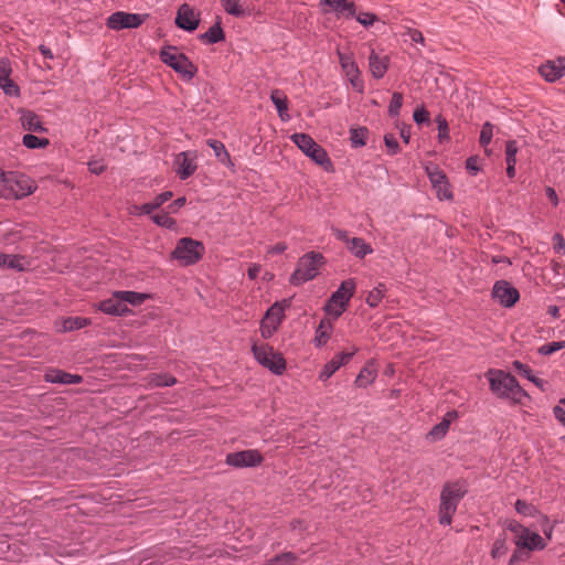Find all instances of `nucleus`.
Here are the masks:
<instances>
[{"label":"nucleus","instance_id":"nucleus-53","mask_svg":"<svg viewBox=\"0 0 565 565\" xmlns=\"http://www.w3.org/2000/svg\"><path fill=\"white\" fill-rule=\"evenodd\" d=\"M526 548L518 547L516 551L512 554L509 565H516L519 562L526 561L530 557V551H525Z\"/></svg>","mask_w":565,"mask_h":565},{"label":"nucleus","instance_id":"nucleus-21","mask_svg":"<svg viewBox=\"0 0 565 565\" xmlns=\"http://www.w3.org/2000/svg\"><path fill=\"white\" fill-rule=\"evenodd\" d=\"M539 72L547 82H555L565 75V65L562 60H558L557 63L547 62L540 66Z\"/></svg>","mask_w":565,"mask_h":565},{"label":"nucleus","instance_id":"nucleus-19","mask_svg":"<svg viewBox=\"0 0 565 565\" xmlns=\"http://www.w3.org/2000/svg\"><path fill=\"white\" fill-rule=\"evenodd\" d=\"M98 308L104 313L113 316H124L129 311L124 301L119 299V296H116V292L109 299L100 301Z\"/></svg>","mask_w":565,"mask_h":565},{"label":"nucleus","instance_id":"nucleus-11","mask_svg":"<svg viewBox=\"0 0 565 565\" xmlns=\"http://www.w3.org/2000/svg\"><path fill=\"white\" fill-rule=\"evenodd\" d=\"M264 458L257 449H247L226 455L225 462L235 468L256 467L263 462Z\"/></svg>","mask_w":565,"mask_h":565},{"label":"nucleus","instance_id":"nucleus-2","mask_svg":"<svg viewBox=\"0 0 565 565\" xmlns=\"http://www.w3.org/2000/svg\"><path fill=\"white\" fill-rule=\"evenodd\" d=\"M467 492L468 488L465 481L457 480L444 484L440 491V503L438 508L439 523L441 525L451 524L452 516Z\"/></svg>","mask_w":565,"mask_h":565},{"label":"nucleus","instance_id":"nucleus-7","mask_svg":"<svg viewBox=\"0 0 565 565\" xmlns=\"http://www.w3.org/2000/svg\"><path fill=\"white\" fill-rule=\"evenodd\" d=\"M252 352L256 361L274 374L280 375L285 372L286 360L282 354L275 351L273 347L254 343Z\"/></svg>","mask_w":565,"mask_h":565},{"label":"nucleus","instance_id":"nucleus-29","mask_svg":"<svg viewBox=\"0 0 565 565\" xmlns=\"http://www.w3.org/2000/svg\"><path fill=\"white\" fill-rule=\"evenodd\" d=\"M513 367L519 372V374H521L522 376L526 377L529 381L534 383L542 391H545L546 382L541 380V379H539L537 376L533 375L532 370L530 369L529 365H526V364H524V363H522V362L516 360V361L513 362Z\"/></svg>","mask_w":565,"mask_h":565},{"label":"nucleus","instance_id":"nucleus-22","mask_svg":"<svg viewBox=\"0 0 565 565\" xmlns=\"http://www.w3.org/2000/svg\"><path fill=\"white\" fill-rule=\"evenodd\" d=\"M390 58L387 56H380L372 51L369 56V65L372 75L375 78H382L388 68Z\"/></svg>","mask_w":565,"mask_h":565},{"label":"nucleus","instance_id":"nucleus-25","mask_svg":"<svg viewBox=\"0 0 565 565\" xmlns=\"http://www.w3.org/2000/svg\"><path fill=\"white\" fill-rule=\"evenodd\" d=\"M270 99L275 105L279 117L281 120L286 121L289 119L288 110V99L287 96L279 89H274L270 94Z\"/></svg>","mask_w":565,"mask_h":565},{"label":"nucleus","instance_id":"nucleus-54","mask_svg":"<svg viewBox=\"0 0 565 565\" xmlns=\"http://www.w3.org/2000/svg\"><path fill=\"white\" fill-rule=\"evenodd\" d=\"M507 529L515 534V540H519V535L527 534V527L523 526L519 522L511 520L507 522Z\"/></svg>","mask_w":565,"mask_h":565},{"label":"nucleus","instance_id":"nucleus-8","mask_svg":"<svg viewBox=\"0 0 565 565\" xmlns=\"http://www.w3.org/2000/svg\"><path fill=\"white\" fill-rule=\"evenodd\" d=\"M355 290V282L353 279H348L341 282L340 287L332 294L331 298L326 305V311L333 315L335 318L340 317L345 310L350 299Z\"/></svg>","mask_w":565,"mask_h":565},{"label":"nucleus","instance_id":"nucleus-20","mask_svg":"<svg viewBox=\"0 0 565 565\" xmlns=\"http://www.w3.org/2000/svg\"><path fill=\"white\" fill-rule=\"evenodd\" d=\"M44 379L49 383H58V384H78L82 382V376L77 374H71L61 370H49Z\"/></svg>","mask_w":565,"mask_h":565},{"label":"nucleus","instance_id":"nucleus-3","mask_svg":"<svg viewBox=\"0 0 565 565\" xmlns=\"http://www.w3.org/2000/svg\"><path fill=\"white\" fill-rule=\"evenodd\" d=\"M323 264V256L320 253H307L297 264V268L290 276V284L300 286L306 281L313 279L319 271V267Z\"/></svg>","mask_w":565,"mask_h":565},{"label":"nucleus","instance_id":"nucleus-40","mask_svg":"<svg viewBox=\"0 0 565 565\" xmlns=\"http://www.w3.org/2000/svg\"><path fill=\"white\" fill-rule=\"evenodd\" d=\"M441 180H435L434 177H431V182L434 186L437 189V194L439 199H451L452 193L448 186V182L446 180L445 175H439Z\"/></svg>","mask_w":565,"mask_h":565},{"label":"nucleus","instance_id":"nucleus-17","mask_svg":"<svg viewBox=\"0 0 565 565\" xmlns=\"http://www.w3.org/2000/svg\"><path fill=\"white\" fill-rule=\"evenodd\" d=\"M516 547L526 548L527 551L544 550L546 544L544 540L535 532L527 529V534L519 535V540L514 541Z\"/></svg>","mask_w":565,"mask_h":565},{"label":"nucleus","instance_id":"nucleus-4","mask_svg":"<svg viewBox=\"0 0 565 565\" xmlns=\"http://www.w3.org/2000/svg\"><path fill=\"white\" fill-rule=\"evenodd\" d=\"M160 58L188 81L192 79L198 72V67L185 54L179 52L175 46L163 47L160 51Z\"/></svg>","mask_w":565,"mask_h":565},{"label":"nucleus","instance_id":"nucleus-35","mask_svg":"<svg viewBox=\"0 0 565 565\" xmlns=\"http://www.w3.org/2000/svg\"><path fill=\"white\" fill-rule=\"evenodd\" d=\"M375 377L376 371L373 367L366 365L358 374L355 379V385L359 387H367L374 382Z\"/></svg>","mask_w":565,"mask_h":565},{"label":"nucleus","instance_id":"nucleus-16","mask_svg":"<svg viewBox=\"0 0 565 565\" xmlns=\"http://www.w3.org/2000/svg\"><path fill=\"white\" fill-rule=\"evenodd\" d=\"M177 173L181 180H185L191 177L196 170V163L194 156L190 152H180L175 158Z\"/></svg>","mask_w":565,"mask_h":565},{"label":"nucleus","instance_id":"nucleus-44","mask_svg":"<svg viewBox=\"0 0 565 565\" xmlns=\"http://www.w3.org/2000/svg\"><path fill=\"white\" fill-rule=\"evenodd\" d=\"M152 221L162 227L173 228L177 225L174 218L170 217L168 213L161 212L152 216Z\"/></svg>","mask_w":565,"mask_h":565},{"label":"nucleus","instance_id":"nucleus-26","mask_svg":"<svg viewBox=\"0 0 565 565\" xmlns=\"http://www.w3.org/2000/svg\"><path fill=\"white\" fill-rule=\"evenodd\" d=\"M348 249L358 258H364L373 253L371 245L361 237H353L349 243Z\"/></svg>","mask_w":565,"mask_h":565},{"label":"nucleus","instance_id":"nucleus-14","mask_svg":"<svg viewBox=\"0 0 565 565\" xmlns=\"http://www.w3.org/2000/svg\"><path fill=\"white\" fill-rule=\"evenodd\" d=\"M12 66L7 57L0 58V88L8 96H20L19 86L11 79Z\"/></svg>","mask_w":565,"mask_h":565},{"label":"nucleus","instance_id":"nucleus-62","mask_svg":"<svg viewBox=\"0 0 565 565\" xmlns=\"http://www.w3.org/2000/svg\"><path fill=\"white\" fill-rule=\"evenodd\" d=\"M408 35H409L411 40L415 43L424 44V42H425L423 33L418 30L409 29Z\"/></svg>","mask_w":565,"mask_h":565},{"label":"nucleus","instance_id":"nucleus-12","mask_svg":"<svg viewBox=\"0 0 565 565\" xmlns=\"http://www.w3.org/2000/svg\"><path fill=\"white\" fill-rule=\"evenodd\" d=\"M492 297L503 307L510 308L519 300L520 294L518 289L507 280H499L492 288Z\"/></svg>","mask_w":565,"mask_h":565},{"label":"nucleus","instance_id":"nucleus-39","mask_svg":"<svg viewBox=\"0 0 565 565\" xmlns=\"http://www.w3.org/2000/svg\"><path fill=\"white\" fill-rule=\"evenodd\" d=\"M385 291V285L379 284V286H376L369 292L366 297V303L372 308L376 307L383 299Z\"/></svg>","mask_w":565,"mask_h":565},{"label":"nucleus","instance_id":"nucleus-55","mask_svg":"<svg viewBox=\"0 0 565 565\" xmlns=\"http://www.w3.org/2000/svg\"><path fill=\"white\" fill-rule=\"evenodd\" d=\"M355 17L358 22L364 26H371L377 20V17L371 12H360Z\"/></svg>","mask_w":565,"mask_h":565},{"label":"nucleus","instance_id":"nucleus-63","mask_svg":"<svg viewBox=\"0 0 565 565\" xmlns=\"http://www.w3.org/2000/svg\"><path fill=\"white\" fill-rule=\"evenodd\" d=\"M88 167H89V171L95 174H100L106 169L105 164L99 161L89 162Z\"/></svg>","mask_w":565,"mask_h":565},{"label":"nucleus","instance_id":"nucleus-61","mask_svg":"<svg viewBox=\"0 0 565 565\" xmlns=\"http://www.w3.org/2000/svg\"><path fill=\"white\" fill-rule=\"evenodd\" d=\"M333 232V235L341 242L345 243L347 244V247L349 246V243L352 238L349 237V234L347 231H343V230H339V228H333L332 230Z\"/></svg>","mask_w":565,"mask_h":565},{"label":"nucleus","instance_id":"nucleus-41","mask_svg":"<svg viewBox=\"0 0 565 565\" xmlns=\"http://www.w3.org/2000/svg\"><path fill=\"white\" fill-rule=\"evenodd\" d=\"M224 10L234 17H243L245 14L239 0H221Z\"/></svg>","mask_w":565,"mask_h":565},{"label":"nucleus","instance_id":"nucleus-51","mask_svg":"<svg viewBox=\"0 0 565 565\" xmlns=\"http://www.w3.org/2000/svg\"><path fill=\"white\" fill-rule=\"evenodd\" d=\"M384 142L390 154H396L399 152V145L396 137L393 134H386L384 136Z\"/></svg>","mask_w":565,"mask_h":565},{"label":"nucleus","instance_id":"nucleus-64","mask_svg":"<svg viewBox=\"0 0 565 565\" xmlns=\"http://www.w3.org/2000/svg\"><path fill=\"white\" fill-rule=\"evenodd\" d=\"M553 414L558 422L563 425L565 424V411L561 406H555L553 408Z\"/></svg>","mask_w":565,"mask_h":565},{"label":"nucleus","instance_id":"nucleus-34","mask_svg":"<svg viewBox=\"0 0 565 565\" xmlns=\"http://www.w3.org/2000/svg\"><path fill=\"white\" fill-rule=\"evenodd\" d=\"M116 296H119V299L124 301V303L127 306V303H130L132 306L141 305L146 299L147 295L136 291H116Z\"/></svg>","mask_w":565,"mask_h":565},{"label":"nucleus","instance_id":"nucleus-27","mask_svg":"<svg viewBox=\"0 0 565 565\" xmlns=\"http://www.w3.org/2000/svg\"><path fill=\"white\" fill-rule=\"evenodd\" d=\"M199 39L205 44H215L224 41L225 34L220 22L212 25L205 33L200 34Z\"/></svg>","mask_w":565,"mask_h":565},{"label":"nucleus","instance_id":"nucleus-15","mask_svg":"<svg viewBox=\"0 0 565 565\" xmlns=\"http://www.w3.org/2000/svg\"><path fill=\"white\" fill-rule=\"evenodd\" d=\"M356 351L358 349H353L352 352L339 353L334 355L328 363H326L319 373V379L321 381H327L330 379L342 365L347 364L352 359Z\"/></svg>","mask_w":565,"mask_h":565},{"label":"nucleus","instance_id":"nucleus-18","mask_svg":"<svg viewBox=\"0 0 565 565\" xmlns=\"http://www.w3.org/2000/svg\"><path fill=\"white\" fill-rule=\"evenodd\" d=\"M321 4L329 6L338 17L353 18L356 14V8L350 0H321Z\"/></svg>","mask_w":565,"mask_h":565},{"label":"nucleus","instance_id":"nucleus-28","mask_svg":"<svg viewBox=\"0 0 565 565\" xmlns=\"http://www.w3.org/2000/svg\"><path fill=\"white\" fill-rule=\"evenodd\" d=\"M332 330V323L329 319L324 318L320 321L318 328L316 329V335H315V344L317 347L324 345L328 340L330 339Z\"/></svg>","mask_w":565,"mask_h":565},{"label":"nucleus","instance_id":"nucleus-46","mask_svg":"<svg viewBox=\"0 0 565 565\" xmlns=\"http://www.w3.org/2000/svg\"><path fill=\"white\" fill-rule=\"evenodd\" d=\"M436 122L438 126V140L439 142H444L449 140V129H448V122L445 117L441 115L436 117Z\"/></svg>","mask_w":565,"mask_h":565},{"label":"nucleus","instance_id":"nucleus-33","mask_svg":"<svg viewBox=\"0 0 565 565\" xmlns=\"http://www.w3.org/2000/svg\"><path fill=\"white\" fill-rule=\"evenodd\" d=\"M22 257H19L17 255H8L4 253H0V267L22 271L25 268L22 264Z\"/></svg>","mask_w":565,"mask_h":565},{"label":"nucleus","instance_id":"nucleus-50","mask_svg":"<svg viewBox=\"0 0 565 565\" xmlns=\"http://www.w3.org/2000/svg\"><path fill=\"white\" fill-rule=\"evenodd\" d=\"M518 145L515 140H509L505 145V161L516 163Z\"/></svg>","mask_w":565,"mask_h":565},{"label":"nucleus","instance_id":"nucleus-43","mask_svg":"<svg viewBox=\"0 0 565 565\" xmlns=\"http://www.w3.org/2000/svg\"><path fill=\"white\" fill-rule=\"evenodd\" d=\"M402 105H403V94L398 93V92L393 93L392 99H391V103L388 106V115L391 117L398 116Z\"/></svg>","mask_w":565,"mask_h":565},{"label":"nucleus","instance_id":"nucleus-42","mask_svg":"<svg viewBox=\"0 0 565 565\" xmlns=\"http://www.w3.org/2000/svg\"><path fill=\"white\" fill-rule=\"evenodd\" d=\"M367 135L366 128H354L350 130V140L353 147H362L365 145Z\"/></svg>","mask_w":565,"mask_h":565},{"label":"nucleus","instance_id":"nucleus-32","mask_svg":"<svg viewBox=\"0 0 565 565\" xmlns=\"http://www.w3.org/2000/svg\"><path fill=\"white\" fill-rule=\"evenodd\" d=\"M177 379L168 373H152L149 375V384L152 387L172 386Z\"/></svg>","mask_w":565,"mask_h":565},{"label":"nucleus","instance_id":"nucleus-24","mask_svg":"<svg viewBox=\"0 0 565 565\" xmlns=\"http://www.w3.org/2000/svg\"><path fill=\"white\" fill-rule=\"evenodd\" d=\"M290 306L289 300H284L282 302H275L266 312L264 319L268 320L270 323L279 327L284 319V311L286 308Z\"/></svg>","mask_w":565,"mask_h":565},{"label":"nucleus","instance_id":"nucleus-52","mask_svg":"<svg viewBox=\"0 0 565 565\" xmlns=\"http://www.w3.org/2000/svg\"><path fill=\"white\" fill-rule=\"evenodd\" d=\"M278 329L277 326L270 323L268 320L263 319L260 321V334L264 339H269Z\"/></svg>","mask_w":565,"mask_h":565},{"label":"nucleus","instance_id":"nucleus-47","mask_svg":"<svg viewBox=\"0 0 565 565\" xmlns=\"http://www.w3.org/2000/svg\"><path fill=\"white\" fill-rule=\"evenodd\" d=\"M492 136H493V126H492V124L487 121L482 125L481 132H480L479 141H480L481 146H483V147L488 146L492 140Z\"/></svg>","mask_w":565,"mask_h":565},{"label":"nucleus","instance_id":"nucleus-5","mask_svg":"<svg viewBox=\"0 0 565 565\" xmlns=\"http://www.w3.org/2000/svg\"><path fill=\"white\" fill-rule=\"evenodd\" d=\"M292 142L317 164L329 169L332 163L327 151L318 145L308 134H294L290 136Z\"/></svg>","mask_w":565,"mask_h":565},{"label":"nucleus","instance_id":"nucleus-37","mask_svg":"<svg viewBox=\"0 0 565 565\" xmlns=\"http://www.w3.org/2000/svg\"><path fill=\"white\" fill-rule=\"evenodd\" d=\"M22 143L29 149L46 148L50 145V140L46 138H39L34 135L26 134L22 138Z\"/></svg>","mask_w":565,"mask_h":565},{"label":"nucleus","instance_id":"nucleus-13","mask_svg":"<svg viewBox=\"0 0 565 565\" xmlns=\"http://www.w3.org/2000/svg\"><path fill=\"white\" fill-rule=\"evenodd\" d=\"M175 24L178 28L192 32L196 30L200 24L199 14L188 3L180 6L175 17Z\"/></svg>","mask_w":565,"mask_h":565},{"label":"nucleus","instance_id":"nucleus-57","mask_svg":"<svg viewBox=\"0 0 565 565\" xmlns=\"http://www.w3.org/2000/svg\"><path fill=\"white\" fill-rule=\"evenodd\" d=\"M515 510L518 513L523 515H531L534 508L532 504L527 503L524 500H516L515 502Z\"/></svg>","mask_w":565,"mask_h":565},{"label":"nucleus","instance_id":"nucleus-31","mask_svg":"<svg viewBox=\"0 0 565 565\" xmlns=\"http://www.w3.org/2000/svg\"><path fill=\"white\" fill-rule=\"evenodd\" d=\"M206 142L213 149L214 154L220 162L226 166H233L230 153L223 142L214 139H209Z\"/></svg>","mask_w":565,"mask_h":565},{"label":"nucleus","instance_id":"nucleus-60","mask_svg":"<svg viewBox=\"0 0 565 565\" xmlns=\"http://www.w3.org/2000/svg\"><path fill=\"white\" fill-rule=\"evenodd\" d=\"M9 179V172H4L0 168V198L6 195V189L8 188V183L6 182Z\"/></svg>","mask_w":565,"mask_h":565},{"label":"nucleus","instance_id":"nucleus-58","mask_svg":"<svg viewBox=\"0 0 565 565\" xmlns=\"http://www.w3.org/2000/svg\"><path fill=\"white\" fill-rule=\"evenodd\" d=\"M414 121L418 125L429 121V113L425 108H417L413 115Z\"/></svg>","mask_w":565,"mask_h":565},{"label":"nucleus","instance_id":"nucleus-23","mask_svg":"<svg viewBox=\"0 0 565 565\" xmlns=\"http://www.w3.org/2000/svg\"><path fill=\"white\" fill-rule=\"evenodd\" d=\"M21 124L25 130L34 132H46L47 129L42 125L40 117L31 111L24 110L21 115Z\"/></svg>","mask_w":565,"mask_h":565},{"label":"nucleus","instance_id":"nucleus-49","mask_svg":"<svg viewBox=\"0 0 565 565\" xmlns=\"http://www.w3.org/2000/svg\"><path fill=\"white\" fill-rule=\"evenodd\" d=\"M565 348V341L551 342L542 345L539 349V353L542 355H550L561 349Z\"/></svg>","mask_w":565,"mask_h":565},{"label":"nucleus","instance_id":"nucleus-48","mask_svg":"<svg viewBox=\"0 0 565 565\" xmlns=\"http://www.w3.org/2000/svg\"><path fill=\"white\" fill-rule=\"evenodd\" d=\"M87 323L88 320L86 318H68L67 320L64 321V329L70 331L78 330L87 326Z\"/></svg>","mask_w":565,"mask_h":565},{"label":"nucleus","instance_id":"nucleus-56","mask_svg":"<svg viewBox=\"0 0 565 565\" xmlns=\"http://www.w3.org/2000/svg\"><path fill=\"white\" fill-rule=\"evenodd\" d=\"M555 523L556 522L551 523L550 519L546 515L542 516L541 529L547 540H552Z\"/></svg>","mask_w":565,"mask_h":565},{"label":"nucleus","instance_id":"nucleus-30","mask_svg":"<svg viewBox=\"0 0 565 565\" xmlns=\"http://www.w3.org/2000/svg\"><path fill=\"white\" fill-rule=\"evenodd\" d=\"M172 198L171 191H166L158 194L153 201L145 203L140 206V212L143 214H151L154 210L159 209L163 203Z\"/></svg>","mask_w":565,"mask_h":565},{"label":"nucleus","instance_id":"nucleus-10","mask_svg":"<svg viewBox=\"0 0 565 565\" xmlns=\"http://www.w3.org/2000/svg\"><path fill=\"white\" fill-rule=\"evenodd\" d=\"M145 15L117 11L107 18L106 25L110 30L136 29L142 24Z\"/></svg>","mask_w":565,"mask_h":565},{"label":"nucleus","instance_id":"nucleus-9","mask_svg":"<svg viewBox=\"0 0 565 565\" xmlns=\"http://www.w3.org/2000/svg\"><path fill=\"white\" fill-rule=\"evenodd\" d=\"M8 188L6 189V195L3 199H22L34 192L36 186L33 181L26 175L18 172L9 171V179L6 181Z\"/></svg>","mask_w":565,"mask_h":565},{"label":"nucleus","instance_id":"nucleus-6","mask_svg":"<svg viewBox=\"0 0 565 565\" xmlns=\"http://www.w3.org/2000/svg\"><path fill=\"white\" fill-rule=\"evenodd\" d=\"M204 245L191 237L179 239L171 257L177 259L182 266H190L198 263L204 254Z\"/></svg>","mask_w":565,"mask_h":565},{"label":"nucleus","instance_id":"nucleus-38","mask_svg":"<svg viewBox=\"0 0 565 565\" xmlns=\"http://www.w3.org/2000/svg\"><path fill=\"white\" fill-rule=\"evenodd\" d=\"M449 426L450 422L445 418L429 430L427 437L430 438L431 440H439L445 437L449 429Z\"/></svg>","mask_w":565,"mask_h":565},{"label":"nucleus","instance_id":"nucleus-36","mask_svg":"<svg viewBox=\"0 0 565 565\" xmlns=\"http://www.w3.org/2000/svg\"><path fill=\"white\" fill-rule=\"evenodd\" d=\"M338 55H339L340 65L347 76L355 77V75H360L359 67H358L356 63L352 60L351 56H349L344 53H341V52H338Z\"/></svg>","mask_w":565,"mask_h":565},{"label":"nucleus","instance_id":"nucleus-1","mask_svg":"<svg viewBox=\"0 0 565 565\" xmlns=\"http://www.w3.org/2000/svg\"><path fill=\"white\" fill-rule=\"evenodd\" d=\"M491 392L499 398L510 399L513 404H522L529 394L521 387L518 380L503 370L490 369L486 373Z\"/></svg>","mask_w":565,"mask_h":565},{"label":"nucleus","instance_id":"nucleus-45","mask_svg":"<svg viewBox=\"0 0 565 565\" xmlns=\"http://www.w3.org/2000/svg\"><path fill=\"white\" fill-rule=\"evenodd\" d=\"M507 552H508L507 539L504 536L498 537L493 543L491 556L493 558H500L501 556L505 555Z\"/></svg>","mask_w":565,"mask_h":565},{"label":"nucleus","instance_id":"nucleus-59","mask_svg":"<svg viewBox=\"0 0 565 565\" xmlns=\"http://www.w3.org/2000/svg\"><path fill=\"white\" fill-rule=\"evenodd\" d=\"M466 168L471 174H477L479 171L478 159L476 157H470L466 161Z\"/></svg>","mask_w":565,"mask_h":565}]
</instances>
